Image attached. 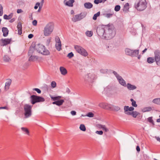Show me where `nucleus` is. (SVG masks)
I'll list each match as a JSON object with an SVG mask.
<instances>
[{"mask_svg":"<svg viewBox=\"0 0 160 160\" xmlns=\"http://www.w3.org/2000/svg\"><path fill=\"white\" fill-rule=\"evenodd\" d=\"M116 34V31L113 25L105 27V33L104 38L106 39H110L112 38Z\"/></svg>","mask_w":160,"mask_h":160,"instance_id":"obj_1","label":"nucleus"},{"mask_svg":"<svg viewBox=\"0 0 160 160\" xmlns=\"http://www.w3.org/2000/svg\"><path fill=\"white\" fill-rule=\"evenodd\" d=\"M147 4L146 0H136L134 7L138 11H142L147 8Z\"/></svg>","mask_w":160,"mask_h":160,"instance_id":"obj_2","label":"nucleus"},{"mask_svg":"<svg viewBox=\"0 0 160 160\" xmlns=\"http://www.w3.org/2000/svg\"><path fill=\"white\" fill-rule=\"evenodd\" d=\"M54 25L52 22H50L45 26L43 30V34L45 36H48L53 32Z\"/></svg>","mask_w":160,"mask_h":160,"instance_id":"obj_3","label":"nucleus"},{"mask_svg":"<svg viewBox=\"0 0 160 160\" xmlns=\"http://www.w3.org/2000/svg\"><path fill=\"white\" fill-rule=\"evenodd\" d=\"M35 48L38 52L43 55H48L50 54L49 51L46 49L45 47L42 44H38L35 45Z\"/></svg>","mask_w":160,"mask_h":160,"instance_id":"obj_4","label":"nucleus"},{"mask_svg":"<svg viewBox=\"0 0 160 160\" xmlns=\"http://www.w3.org/2000/svg\"><path fill=\"white\" fill-rule=\"evenodd\" d=\"M32 106L25 104L23 106L24 116L26 118L30 117L32 115Z\"/></svg>","mask_w":160,"mask_h":160,"instance_id":"obj_5","label":"nucleus"},{"mask_svg":"<svg viewBox=\"0 0 160 160\" xmlns=\"http://www.w3.org/2000/svg\"><path fill=\"white\" fill-rule=\"evenodd\" d=\"M31 103L32 104L38 102H43L45 101V99L42 97L35 95H32L30 97Z\"/></svg>","mask_w":160,"mask_h":160,"instance_id":"obj_6","label":"nucleus"},{"mask_svg":"<svg viewBox=\"0 0 160 160\" xmlns=\"http://www.w3.org/2000/svg\"><path fill=\"white\" fill-rule=\"evenodd\" d=\"M74 48L78 53L82 55L85 57L88 55V53L81 46L76 45L74 46Z\"/></svg>","mask_w":160,"mask_h":160,"instance_id":"obj_7","label":"nucleus"},{"mask_svg":"<svg viewBox=\"0 0 160 160\" xmlns=\"http://www.w3.org/2000/svg\"><path fill=\"white\" fill-rule=\"evenodd\" d=\"M126 54L132 57H136L138 55L139 50H133L129 48H126L125 50Z\"/></svg>","mask_w":160,"mask_h":160,"instance_id":"obj_8","label":"nucleus"},{"mask_svg":"<svg viewBox=\"0 0 160 160\" xmlns=\"http://www.w3.org/2000/svg\"><path fill=\"white\" fill-rule=\"evenodd\" d=\"M87 15V12H84L75 15L72 18V20L74 22H76L81 20L85 18Z\"/></svg>","mask_w":160,"mask_h":160,"instance_id":"obj_9","label":"nucleus"},{"mask_svg":"<svg viewBox=\"0 0 160 160\" xmlns=\"http://www.w3.org/2000/svg\"><path fill=\"white\" fill-rule=\"evenodd\" d=\"M154 59L157 64L160 66V50H156L154 52Z\"/></svg>","mask_w":160,"mask_h":160,"instance_id":"obj_10","label":"nucleus"},{"mask_svg":"<svg viewBox=\"0 0 160 160\" xmlns=\"http://www.w3.org/2000/svg\"><path fill=\"white\" fill-rule=\"evenodd\" d=\"M99 106L100 107L104 109L111 110L112 108V105L102 102L99 104Z\"/></svg>","mask_w":160,"mask_h":160,"instance_id":"obj_11","label":"nucleus"},{"mask_svg":"<svg viewBox=\"0 0 160 160\" xmlns=\"http://www.w3.org/2000/svg\"><path fill=\"white\" fill-rule=\"evenodd\" d=\"M98 34L100 36H102L104 38V33H105V27L104 28L98 27L97 29Z\"/></svg>","mask_w":160,"mask_h":160,"instance_id":"obj_12","label":"nucleus"},{"mask_svg":"<svg viewBox=\"0 0 160 160\" xmlns=\"http://www.w3.org/2000/svg\"><path fill=\"white\" fill-rule=\"evenodd\" d=\"M93 77L91 74L89 73L85 76L84 80L86 83H91L92 82Z\"/></svg>","mask_w":160,"mask_h":160,"instance_id":"obj_13","label":"nucleus"},{"mask_svg":"<svg viewBox=\"0 0 160 160\" xmlns=\"http://www.w3.org/2000/svg\"><path fill=\"white\" fill-rule=\"evenodd\" d=\"M1 41L2 44H1V45L3 46L9 44L11 41V39H2Z\"/></svg>","mask_w":160,"mask_h":160,"instance_id":"obj_14","label":"nucleus"},{"mask_svg":"<svg viewBox=\"0 0 160 160\" xmlns=\"http://www.w3.org/2000/svg\"><path fill=\"white\" fill-rule=\"evenodd\" d=\"M18 33L19 35H21L22 34V25L21 22H19L18 23L17 26Z\"/></svg>","mask_w":160,"mask_h":160,"instance_id":"obj_15","label":"nucleus"},{"mask_svg":"<svg viewBox=\"0 0 160 160\" xmlns=\"http://www.w3.org/2000/svg\"><path fill=\"white\" fill-rule=\"evenodd\" d=\"M11 82L12 80L11 79H7V81L5 83V89L6 90H7L9 89Z\"/></svg>","mask_w":160,"mask_h":160,"instance_id":"obj_16","label":"nucleus"},{"mask_svg":"<svg viewBox=\"0 0 160 160\" xmlns=\"http://www.w3.org/2000/svg\"><path fill=\"white\" fill-rule=\"evenodd\" d=\"M117 79L119 83L121 85L124 87L126 86L127 84L125 81L122 78L121 76L119 77V78Z\"/></svg>","mask_w":160,"mask_h":160,"instance_id":"obj_17","label":"nucleus"},{"mask_svg":"<svg viewBox=\"0 0 160 160\" xmlns=\"http://www.w3.org/2000/svg\"><path fill=\"white\" fill-rule=\"evenodd\" d=\"M64 101L63 99H61L60 100L54 102H52L53 104H56L58 106L62 105L64 102Z\"/></svg>","mask_w":160,"mask_h":160,"instance_id":"obj_18","label":"nucleus"},{"mask_svg":"<svg viewBox=\"0 0 160 160\" xmlns=\"http://www.w3.org/2000/svg\"><path fill=\"white\" fill-rule=\"evenodd\" d=\"M2 31L3 33V36L4 37H6L8 33V30L7 28L3 27L2 28Z\"/></svg>","mask_w":160,"mask_h":160,"instance_id":"obj_19","label":"nucleus"},{"mask_svg":"<svg viewBox=\"0 0 160 160\" xmlns=\"http://www.w3.org/2000/svg\"><path fill=\"white\" fill-rule=\"evenodd\" d=\"M60 70L61 73L63 75H65L67 73V70L63 67H60Z\"/></svg>","mask_w":160,"mask_h":160,"instance_id":"obj_20","label":"nucleus"},{"mask_svg":"<svg viewBox=\"0 0 160 160\" xmlns=\"http://www.w3.org/2000/svg\"><path fill=\"white\" fill-rule=\"evenodd\" d=\"M126 86L129 90H133L136 89L137 88L135 86L132 85L129 83H128Z\"/></svg>","mask_w":160,"mask_h":160,"instance_id":"obj_21","label":"nucleus"},{"mask_svg":"<svg viewBox=\"0 0 160 160\" xmlns=\"http://www.w3.org/2000/svg\"><path fill=\"white\" fill-rule=\"evenodd\" d=\"M30 56H31L29 58V61L30 62H35L37 61L38 58V57L37 56L32 55Z\"/></svg>","mask_w":160,"mask_h":160,"instance_id":"obj_22","label":"nucleus"},{"mask_svg":"<svg viewBox=\"0 0 160 160\" xmlns=\"http://www.w3.org/2000/svg\"><path fill=\"white\" fill-rule=\"evenodd\" d=\"M84 7L87 9H90L93 7V5L90 2H86L84 4Z\"/></svg>","mask_w":160,"mask_h":160,"instance_id":"obj_23","label":"nucleus"},{"mask_svg":"<svg viewBox=\"0 0 160 160\" xmlns=\"http://www.w3.org/2000/svg\"><path fill=\"white\" fill-rule=\"evenodd\" d=\"M74 0H69L66 2L65 5L69 7H72L73 6V3L74 2Z\"/></svg>","mask_w":160,"mask_h":160,"instance_id":"obj_24","label":"nucleus"},{"mask_svg":"<svg viewBox=\"0 0 160 160\" xmlns=\"http://www.w3.org/2000/svg\"><path fill=\"white\" fill-rule=\"evenodd\" d=\"M124 111H132L134 110V108L132 107H129L128 106H125L124 107Z\"/></svg>","mask_w":160,"mask_h":160,"instance_id":"obj_25","label":"nucleus"},{"mask_svg":"<svg viewBox=\"0 0 160 160\" xmlns=\"http://www.w3.org/2000/svg\"><path fill=\"white\" fill-rule=\"evenodd\" d=\"M114 14V12H111L110 11V13H103V15L105 17H107L108 18H109L112 17Z\"/></svg>","mask_w":160,"mask_h":160,"instance_id":"obj_26","label":"nucleus"},{"mask_svg":"<svg viewBox=\"0 0 160 160\" xmlns=\"http://www.w3.org/2000/svg\"><path fill=\"white\" fill-rule=\"evenodd\" d=\"M61 42L56 43L55 47L58 51H59L61 50Z\"/></svg>","mask_w":160,"mask_h":160,"instance_id":"obj_27","label":"nucleus"},{"mask_svg":"<svg viewBox=\"0 0 160 160\" xmlns=\"http://www.w3.org/2000/svg\"><path fill=\"white\" fill-rule=\"evenodd\" d=\"M22 131L25 134L29 135V132L27 128L24 127H22L21 128Z\"/></svg>","mask_w":160,"mask_h":160,"instance_id":"obj_28","label":"nucleus"},{"mask_svg":"<svg viewBox=\"0 0 160 160\" xmlns=\"http://www.w3.org/2000/svg\"><path fill=\"white\" fill-rule=\"evenodd\" d=\"M12 13H11L8 16L6 14H5L3 16V18L5 19L9 20L12 18Z\"/></svg>","mask_w":160,"mask_h":160,"instance_id":"obj_29","label":"nucleus"},{"mask_svg":"<svg viewBox=\"0 0 160 160\" xmlns=\"http://www.w3.org/2000/svg\"><path fill=\"white\" fill-rule=\"evenodd\" d=\"M152 110L151 107H145L142 109V111L143 112L150 111Z\"/></svg>","mask_w":160,"mask_h":160,"instance_id":"obj_30","label":"nucleus"},{"mask_svg":"<svg viewBox=\"0 0 160 160\" xmlns=\"http://www.w3.org/2000/svg\"><path fill=\"white\" fill-rule=\"evenodd\" d=\"M152 102L154 103L160 105V98L154 99L153 100Z\"/></svg>","mask_w":160,"mask_h":160,"instance_id":"obj_31","label":"nucleus"},{"mask_svg":"<svg viewBox=\"0 0 160 160\" xmlns=\"http://www.w3.org/2000/svg\"><path fill=\"white\" fill-rule=\"evenodd\" d=\"M120 109V108L117 106H115L112 105V108L111 110L115 111H118Z\"/></svg>","mask_w":160,"mask_h":160,"instance_id":"obj_32","label":"nucleus"},{"mask_svg":"<svg viewBox=\"0 0 160 160\" xmlns=\"http://www.w3.org/2000/svg\"><path fill=\"white\" fill-rule=\"evenodd\" d=\"M154 59L153 58L149 57L147 58V61L149 63H152L154 61Z\"/></svg>","mask_w":160,"mask_h":160,"instance_id":"obj_33","label":"nucleus"},{"mask_svg":"<svg viewBox=\"0 0 160 160\" xmlns=\"http://www.w3.org/2000/svg\"><path fill=\"white\" fill-rule=\"evenodd\" d=\"M129 4L128 3H127L124 5L123 9L124 11H127L129 9Z\"/></svg>","mask_w":160,"mask_h":160,"instance_id":"obj_34","label":"nucleus"},{"mask_svg":"<svg viewBox=\"0 0 160 160\" xmlns=\"http://www.w3.org/2000/svg\"><path fill=\"white\" fill-rule=\"evenodd\" d=\"M85 33L86 36L88 37H91L93 35V32L91 31H87Z\"/></svg>","mask_w":160,"mask_h":160,"instance_id":"obj_35","label":"nucleus"},{"mask_svg":"<svg viewBox=\"0 0 160 160\" xmlns=\"http://www.w3.org/2000/svg\"><path fill=\"white\" fill-rule=\"evenodd\" d=\"M131 115L134 118L137 117V116L139 114V112L136 111H132L131 113Z\"/></svg>","mask_w":160,"mask_h":160,"instance_id":"obj_36","label":"nucleus"},{"mask_svg":"<svg viewBox=\"0 0 160 160\" xmlns=\"http://www.w3.org/2000/svg\"><path fill=\"white\" fill-rule=\"evenodd\" d=\"M100 12H98L94 14L92 18L94 20H96L97 19V18L100 16Z\"/></svg>","mask_w":160,"mask_h":160,"instance_id":"obj_37","label":"nucleus"},{"mask_svg":"<svg viewBox=\"0 0 160 160\" xmlns=\"http://www.w3.org/2000/svg\"><path fill=\"white\" fill-rule=\"evenodd\" d=\"M3 60L5 62H9L10 60V59L7 55H5L3 57Z\"/></svg>","mask_w":160,"mask_h":160,"instance_id":"obj_38","label":"nucleus"},{"mask_svg":"<svg viewBox=\"0 0 160 160\" xmlns=\"http://www.w3.org/2000/svg\"><path fill=\"white\" fill-rule=\"evenodd\" d=\"M130 101L132 102V105L133 107H137V105L136 103V101L134 100L132 98L130 99Z\"/></svg>","mask_w":160,"mask_h":160,"instance_id":"obj_39","label":"nucleus"},{"mask_svg":"<svg viewBox=\"0 0 160 160\" xmlns=\"http://www.w3.org/2000/svg\"><path fill=\"white\" fill-rule=\"evenodd\" d=\"M79 128L81 130L83 131H85L86 130V127L84 124H81Z\"/></svg>","mask_w":160,"mask_h":160,"instance_id":"obj_40","label":"nucleus"},{"mask_svg":"<svg viewBox=\"0 0 160 160\" xmlns=\"http://www.w3.org/2000/svg\"><path fill=\"white\" fill-rule=\"evenodd\" d=\"M101 128L105 132H107L109 131V129L107 128L106 126L104 125H101Z\"/></svg>","mask_w":160,"mask_h":160,"instance_id":"obj_41","label":"nucleus"},{"mask_svg":"<svg viewBox=\"0 0 160 160\" xmlns=\"http://www.w3.org/2000/svg\"><path fill=\"white\" fill-rule=\"evenodd\" d=\"M51 98H52V99L54 101H55L56 100H58L59 99L61 98V96H58V97H53L52 96H51L50 97Z\"/></svg>","mask_w":160,"mask_h":160,"instance_id":"obj_42","label":"nucleus"},{"mask_svg":"<svg viewBox=\"0 0 160 160\" xmlns=\"http://www.w3.org/2000/svg\"><path fill=\"white\" fill-rule=\"evenodd\" d=\"M120 8L121 7L120 5H117L115 6L114 8V10L116 12H118L120 10Z\"/></svg>","mask_w":160,"mask_h":160,"instance_id":"obj_43","label":"nucleus"},{"mask_svg":"<svg viewBox=\"0 0 160 160\" xmlns=\"http://www.w3.org/2000/svg\"><path fill=\"white\" fill-rule=\"evenodd\" d=\"M34 48H32V49L31 48L29 50L28 52V55L29 56L32 55V53L34 51Z\"/></svg>","mask_w":160,"mask_h":160,"instance_id":"obj_44","label":"nucleus"},{"mask_svg":"<svg viewBox=\"0 0 160 160\" xmlns=\"http://www.w3.org/2000/svg\"><path fill=\"white\" fill-rule=\"evenodd\" d=\"M148 122L152 123V124H154V122L152 119V117H150L148 118Z\"/></svg>","mask_w":160,"mask_h":160,"instance_id":"obj_45","label":"nucleus"},{"mask_svg":"<svg viewBox=\"0 0 160 160\" xmlns=\"http://www.w3.org/2000/svg\"><path fill=\"white\" fill-rule=\"evenodd\" d=\"M87 116L89 117L92 118L93 117L94 114L92 112H89L87 114Z\"/></svg>","mask_w":160,"mask_h":160,"instance_id":"obj_46","label":"nucleus"},{"mask_svg":"<svg viewBox=\"0 0 160 160\" xmlns=\"http://www.w3.org/2000/svg\"><path fill=\"white\" fill-rule=\"evenodd\" d=\"M55 40L56 43H58V42H61L60 39L57 36L55 37Z\"/></svg>","mask_w":160,"mask_h":160,"instance_id":"obj_47","label":"nucleus"},{"mask_svg":"<svg viewBox=\"0 0 160 160\" xmlns=\"http://www.w3.org/2000/svg\"><path fill=\"white\" fill-rule=\"evenodd\" d=\"M74 56V54L72 52H71L69 53L68 55V57L69 58H71Z\"/></svg>","mask_w":160,"mask_h":160,"instance_id":"obj_48","label":"nucleus"},{"mask_svg":"<svg viewBox=\"0 0 160 160\" xmlns=\"http://www.w3.org/2000/svg\"><path fill=\"white\" fill-rule=\"evenodd\" d=\"M113 73L116 77L117 79H118L119 78V77H120V76L115 71H113Z\"/></svg>","mask_w":160,"mask_h":160,"instance_id":"obj_49","label":"nucleus"},{"mask_svg":"<svg viewBox=\"0 0 160 160\" xmlns=\"http://www.w3.org/2000/svg\"><path fill=\"white\" fill-rule=\"evenodd\" d=\"M102 1V0H94V2L96 4H98L99 3H101Z\"/></svg>","mask_w":160,"mask_h":160,"instance_id":"obj_50","label":"nucleus"},{"mask_svg":"<svg viewBox=\"0 0 160 160\" xmlns=\"http://www.w3.org/2000/svg\"><path fill=\"white\" fill-rule=\"evenodd\" d=\"M33 90L36 91L38 93H40L41 92L40 89L37 88H34L33 89Z\"/></svg>","mask_w":160,"mask_h":160,"instance_id":"obj_51","label":"nucleus"},{"mask_svg":"<svg viewBox=\"0 0 160 160\" xmlns=\"http://www.w3.org/2000/svg\"><path fill=\"white\" fill-rule=\"evenodd\" d=\"M51 84L53 88H55L56 86V83L55 81H52Z\"/></svg>","mask_w":160,"mask_h":160,"instance_id":"obj_52","label":"nucleus"},{"mask_svg":"<svg viewBox=\"0 0 160 160\" xmlns=\"http://www.w3.org/2000/svg\"><path fill=\"white\" fill-rule=\"evenodd\" d=\"M3 8L2 6H0V16H2L3 14Z\"/></svg>","mask_w":160,"mask_h":160,"instance_id":"obj_53","label":"nucleus"},{"mask_svg":"<svg viewBox=\"0 0 160 160\" xmlns=\"http://www.w3.org/2000/svg\"><path fill=\"white\" fill-rule=\"evenodd\" d=\"M96 133L97 134L100 135H102L103 134V132L102 131H97L96 132Z\"/></svg>","mask_w":160,"mask_h":160,"instance_id":"obj_54","label":"nucleus"},{"mask_svg":"<svg viewBox=\"0 0 160 160\" xmlns=\"http://www.w3.org/2000/svg\"><path fill=\"white\" fill-rule=\"evenodd\" d=\"M40 3L39 2H37L36 4L34 6V9H37L38 7V6H39L40 5Z\"/></svg>","mask_w":160,"mask_h":160,"instance_id":"obj_55","label":"nucleus"},{"mask_svg":"<svg viewBox=\"0 0 160 160\" xmlns=\"http://www.w3.org/2000/svg\"><path fill=\"white\" fill-rule=\"evenodd\" d=\"M32 24L34 26H36L37 24V21L34 20L32 22Z\"/></svg>","mask_w":160,"mask_h":160,"instance_id":"obj_56","label":"nucleus"},{"mask_svg":"<svg viewBox=\"0 0 160 160\" xmlns=\"http://www.w3.org/2000/svg\"><path fill=\"white\" fill-rule=\"evenodd\" d=\"M71 114L73 116L75 115L76 114V112L74 111H72L71 112Z\"/></svg>","mask_w":160,"mask_h":160,"instance_id":"obj_57","label":"nucleus"},{"mask_svg":"<svg viewBox=\"0 0 160 160\" xmlns=\"http://www.w3.org/2000/svg\"><path fill=\"white\" fill-rule=\"evenodd\" d=\"M23 12V11L21 9H18L17 10V13H19Z\"/></svg>","mask_w":160,"mask_h":160,"instance_id":"obj_58","label":"nucleus"},{"mask_svg":"<svg viewBox=\"0 0 160 160\" xmlns=\"http://www.w3.org/2000/svg\"><path fill=\"white\" fill-rule=\"evenodd\" d=\"M33 37V35L32 34H30L28 35V38H32Z\"/></svg>","mask_w":160,"mask_h":160,"instance_id":"obj_59","label":"nucleus"},{"mask_svg":"<svg viewBox=\"0 0 160 160\" xmlns=\"http://www.w3.org/2000/svg\"><path fill=\"white\" fill-rule=\"evenodd\" d=\"M124 112L126 114L128 115H131V112L128 111H124Z\"/></svg>","mask_w":160,"mask_h":160,"instance_id":"obj_60","label":"nucleus"},{"mask_svg":"<svg viewBox=\"0 0 160 160\" xmlns=\"http://www.w3.org/2000/svg\"><path fill=\"white\" fill-rule=\"evenodd\" d=\"M136 150L138 152H140V149L139 147L138 146H137L136 147Z\"/></svg>","mask_w":160,"mask_h":160,"instance_id":"obj_61","label":"nucleus"},{"mask_svg":"<svg viewBox=\"0 0 160 160\" xmlns=\"http://www.w3.org/2000/svg\"><path fill=\"white\" fill-rule=\"evenodd\" d=\"M6 109L8 110V108L6 106L3 107H0V109Z\"/></svg>","mask_w":160,"mask_h":160,"instance_id":"obj_62","label":"nucleus"},{"mask_svg":"<svg viewBox=\"0 0 160 160\" xmlns=\"http://www.w3.org/2000/svg\"><path fill=\"white\" fill-rule=\"evenodd\" d=\"M44 2V0H42L41 2V6H42Z\"/></svg>","mask_w":160,"mask_h":160,"instance_id":"obj_63","label":"nucleus"},{"mask_svg":"<svg viewBox=\"0 0 160 160\" xmlns=\"http://www.w3.org/2000/svg\"><path fill=\"white\" fill-rule=\"evenodd\" d=\"M156 138L157 141L160 142V138L159 137H156Z\"/></svg>","mask_w":160,"mask_h":160,"instance_id":"obj_64","label":"nucleus"}]
</instances>
